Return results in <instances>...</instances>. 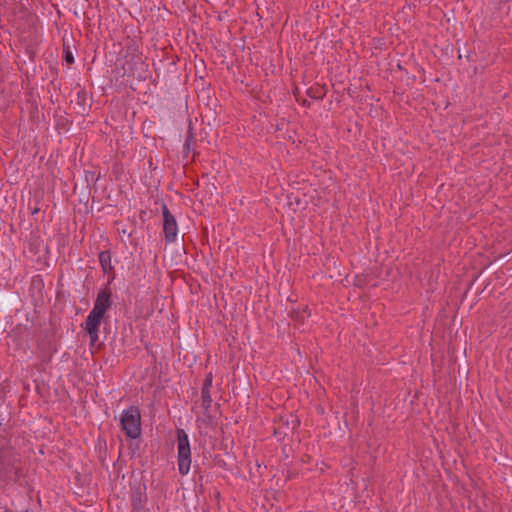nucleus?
I'll return each mask as SVG.
<instances>
[{
    "instance_id": "obj_9",
    "label": "nucleus",
    "mask_w": 512,
    "mask_h": 512,
    "mask_svg": "<svg viewBox=\"0 0 512 512\" xmlns=\"http://www.w3.org/2000/svg\"><path fill=\"white\" fill-rule=\"evenodd\" d=\"M64 59L68 64L74 63V57L71 51H65Z\"/></svg>"
},
{
    "instance_id": "obj_2",
    "label": "nucleus",
    "mask_w": 512,
    "mask_h": 512,
    "mask_svg": "<svg viewBox=\"0 0 512 512\" xmlns=\"http://www.w3.org/2000/svg\"><path fill=\"white\" fill-rule=\"evenodd\" d=\"M120 428L127 438L137 439L141 436V413L137 406H130L120 414Z\"/></svg>"
},
{
    "instance_id": "obj_10",
    "label": "nucleus",
    "mask_w": 512,
    "mask_h": 512,
    "mask_svg": "<svg viewBox=\"0 0 512 512\" xmlns=\"http://www.w3.org/2000/svg\"><path fill=\"white\" fill-rule=\"evenodd\" d=\"M4 512H12L10 509L6 508Z\"/></svg>"
},
{
    "instance_id": "obj_1",
    "label": "nucleus",
    "mask_w": 512,
    "mask_h": 512,
    "mask_svg": "<svg viewBox=\"0 0 512 512\" xmlns=\"http://www.w3.org/2000/svg\"><path fill=\"white\" fill-rule=\"evenodd\" d=\"M112 305L111 292L108 289L98 291L94 306L89 312L86 321L82 324L84 330L90 337L91 344H94L99 338L100 324Z\"/></svg>"
},
{
    "instance_id": "obj_8",
    "label": "nucleus",
    "mask_w": 512,
    "mask_h": 512,
    "mask_svg": "<svg viewBox=\"0 0 512 512\" xmlns=\"http://www.w3.org/2000/svg\"><path fill=\"white\" fill-rule=\"evenodd\" d=\"M193 140H194V134H193L192 128L190 127L187 132V135H186V138L184 141V145H183V149L187 154L192 150Z\"/></svg>"
},
{
    "instance_id": "obj_5",
    "label": "nucleus",
    "mask_w": 512,
    "mask_h": 512,
    "mask_svg": "<svg viewBox=\"0 0 512 512\" xmlns=\"http://www.w3.org/2000/svg\"><path fill=\"white\" fill-rule=\"evenodd\" d=\"M163 232L165 241L168 244L174 243L178 235V224L166 204H162Z\"/></svg>"
},
{
    "instance_id": "obj_6",
    "label": "nucleus",
    "mask_w": 512,
    "mask_h": 512,
    "mask_svg": "<svg viewBox=\"0 0 512 512\" xmlns=\"http://www.w3.org/2000/svg\"><path fill=\"white\" fill-rule=\"evenodd\" d=\"M213 384V375L211 372L206 374L201 389V405L205 412H208L212 405L211 388Z\"/></svg>"
},
{
    "instance_id": "obj_7",
    "label": "nucleus",
    "mask_w": 512,
    "mask_h": 512,
    "mask_svg": "<svg viewBox=\"0 0 512 512\" xmlns=\"http://www.w3.org/2000/svg\"><path fill=\"white\" fill-rule=\"evenodd\" d=\"M99 263L104 273H110L113 271L112 257L110 251H101L99 253Z\"/></svg>"
},
{
    "instance_id": "obj_4",
    "label": "nucleus",
    "mask_w": 512,
    "mask_h": 512,
    "mask_svg": "<svg viewBox=\"0 0 512 512\" xmlns=\"http://www.w3.org/2000/svg\"><path fill=\"white\" fill-rule=\"evenodd\" d=\"M177 434V463L181 475H187L191 468V447L187 433L179 428Z\"/></svg>"
},
{
    "instance_id": "obj_3",
    "label": "nucleus",
    "mask_w": 512,
    "mask_h": 512,
    "mask_svg": "<svg viewBox=\"0 0 512 512\" xmlns=\"http://www.w3.org/2000/svg\"><path fill=\"white\" fill-rule=\"evenodd\" d=\"M21 459L14 452L0 453V481L17 482L20 478Z\"/></svg>"
}]
</instances>
